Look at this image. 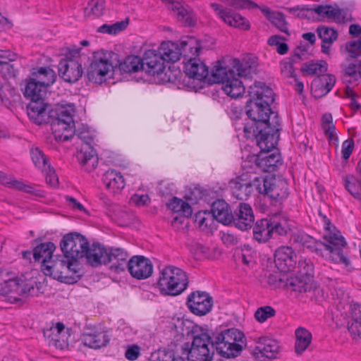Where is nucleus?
Instances as JSON below:
<instances>
[{"instance_id":"4be33fe9","label":"nucleus","mask_w":361,"mask_h":361,"mask_svg":"<svg viewBox=\"0 0 361 361\" xmlns=\"http://www.w3.org/2000/svg\"><path fill=\"white\" fill-rule=\"evenodd\" d=\"M69 259L63 256H57L54 259H51L48 264H45V267L42 268L45 275L52 276L54 279L62 281L64 274H68V269L66 267Z\"/></svg>"},{"instance_id":"2eb2a0df","label":"nucleus","mask_w":361,"mask_h":361,"mask_svg":"<svg viewBox=\"0 0 361 361\" xmlns=\"http://www.w3.org/2000/svg\"><path fill=\"white\" fill-rule=\"evenodd\" d=\"M127 269L130 274L138 280L146 279L153 273V264L151 261L141 255H135L128 262Z\"/></svg>"},{"instance_id":"0e129e2a","label":"nucleus","mask_w":361,"mask_h":361,"mask_svg":"<svg viewBox=\"0 0 361 361\" xmlns=\"http://www.w3.org/2000/svg\"><path fill=\"white\" fill-rule=\"evenodd\" d=\"M268 183H270V177L264 178L262 176H252V185H253V188H255L260 194L267 195L269 187Z\"/></svg>"},{"instance_id":"5fc2aeb1","label":"nucleus","mask_w":361,"mask_h":361,"mask_svg":"<svg viewBox=\"0 0 361 361\" xmlns=\"http://www.w3.org/2000/svg\"><path fill=\"white\" fill-rule=\"evenodd\" d=\"M322 129L330 141L338 142L336 136V128L333 123V118L331 114H326L322 118Z\"/></svg>"},{"instance_id":"423d86ee","label":"nucleus","mask_w":361,"mask_h":361,"mask_svg":"<svg viewBox=\"0 0 361 361\" xmlns=\"http://www.w3.org/2000/svg\"><path fill=\"white\" fill-rule=\"evenodd\" d=\"M243 334L236 329L225 330L214 337L212 344L217 352L225 357L237 356L242 350Z\"/></svg>"},{"instance_id":"a18cd8bd","label":"nucleus","mask_w":361,"mask_h":361,"mask_svg":"<svg viewBox=\"0 0 361 361\" xmlns=\"http://www.w3.org/2000/svg\"><path fill=\"white\" fill-rule=\"evenodd\" d=\"M272 233L278 235H286L291 230L289 219L281 215H274L270 218Z\"/></svg>"},{"instance_id":"473e14b6","label":"nucleus","mask_w":361,"mask_h":361,"mask_svg":"<svg viewBox=\"0 0 361 361\" xmlns=\"http://www.w3.org/2000/svg\"><path fill=\"white\" fill-rule=\"evenodd\" d=\"M267 196L271 199L281 200L288 197V183L281 178L270 177Z\"/></svg>"},{"instance_id":"20e7f679","label":"nucleus","mask_w":361,"mask_h":361,"mask_svg":"<svg viewBox=\"0 0 361 361\" xmlns=\"http://www.w3.org/2000/svg\"><path fill=\"white\" fill-rule=\"evenodd\" d=\"M211 80L221 83L223 91L231 97L236 98L245 92V87L233 70L227 68L224 61L216 62L212 71Z\"/></svg>"},{"instance_id":"f8f14e48","label":"nucleus","mask_w":361,"mask_h":361,"mask_svg":"<svg viewBox=\"0 0 361 361\" xmlns=\"http://www.w3.org/2000/svg\"><path fill=\"white\" fill-rule=\"evenodd\" d=\"M187 305L192 313L203 316L212 310L213 299L207 293L197 290L188 295Z\"/></svg>"},{"instance_id":"aec40b11","label":"nucleus","mask_w":361,"mask_h":361,"mask_svg":"<svg viewBox=\"0 0 361 361\" xmlns=\"http://www.w3.org/2000/svg\"><path fill=\"white\" fill-rule=\"evenodd\" d=\"M255 350L256 356L259 359L266 361L276 357L279 351V345L276 341L267 337H262L259 338Z\"/></svg>"},{"instance_id":"5701e85b","label":"nucleus","mask_w":361,"mask_h":361,"mask_svg":"<svg viewBox=\"0 0 361 361\" xmlns=\"http://www.w3.org/2000/svg\"><path fill=\"white\" fill-rule=\"evenodd\" d=\"M254 221L255 217L250 205L240 203L233 219L235 226L242 231H246L252 226Z\"/></svg>"},{"instance_id":"412c9836","label":"nucleus","mask_w":361,"mask_h":361,"mask_svg":"<svg viewBox=\"0 0 361 361\" xmlns=\"http://www.w3.org/2000/svg\"><path fill=\"white\" fill-rule=\"evenodd\" d=\"M336 83V78L331 74H322L314 78L311 84V92L318 99L328 94Z\"/></svg>"},{"instance_id":"72a5a7b5","label":"nucleus","mask_w":361,"mask_h":361,"mask_svg":"<svg viewBox=\"0 0 361 361\" xmlns=\"http://www.w3.org/2000/svg\"><path fill=\"white\" fill-rule=\"evenodd\" d=\"M30 78L47 88L55 82L56 75L55 71L51 68L39 67L33 69Z\"/></svg>"},{"instance_id":"6e6d98bb","label":"nucleus","mask_w":361,"mask_h":361,"mask_svg":"<svg viewBox=\"0 0 361 361\" xmlns=\"http://www.w3.org/2000/svg\"><path fill=\"white\" fill-rule=\"evenodd\" d=\"M211 7L215 11L216 14L227 25H232V21L234 19L235 15L236 13L232 11L231 10L224 8L222 6L212 3L211 4Z\"/></svg>"},{"instance_id":"49530a36","label":"nucleus","mask_w":361,"mask_h":361,"mask_svg":"<svg viewBox=\"0 0 361 361\" xmlns=\"http://www.w3.org/2000/svg\"><path fill=\"white\" fill-rule=\"evenodd\" d=\"M289 284L294 291L307 292L316 288L312 278L298 275L290 280Z\"/></svg>"},{"instance_id":"a878e982","label":"nucleus","mask_w":361,"mask_h":361,"mask_svg":"<svg viewBox=\"0 0 361 361\" xmlns=\"http://www.w3.org/2000/svg\"><path fill=\"white\" fill-rule=\"evenodd\" d=\"M129 253L121 247L109 248L108 263H111V268L116 271H122L127 268Z\"/></svg>"},{"instance_id":"f704fd0d","label":"nucleus","mask_w":361,"mask_h":361,"mask_svg":"<svg viewBox=\"0 0 361 361\" xmlns=\"http://www.w3.org/2000/svg\"><path fill=\"white\" fill-rule=\"evenodd\" d=\"M157 51L164 62L174 63L182 56L180 45L172 42H162Z\"/></svg>"},{"instance_id":"774afa93","label":"nucleus","mask_w":361,"mask_h":361,"mask_svg":"<svg viewBox=\"0 0 361 361\" xmlns=\"http://www.w3.org/2000/svg\"><path fill=\"white\" fill-rule=\"evenodd\" d=\"M281 73L285 78H295L296 77L293 62L290 60L282 61L280 63Z\"/></svg>"},{"instance_id":"052dcab7","label":"nucleus","mask_w":361,"mask_h":361,"mask_svg":"<svg viewBox=\"0 0 361 361\" xmlns=\"http://www.w3.org/2000/svg\"><path fill=\"white\" fill-rule=\"evenodd\" d=\"M30 155L35 166L40 170H44L49 164L47 157L38 147L32 148Z\"/></svg>"},{"instance_id":"1a4fd4ad","label":"nucleus","mask_w":361,"mask_h":361,"mask_svg":"<svg viewBox=\"0 0 361 361\" xmlns=\"http://www.w3.org/2000/svg\"><path fill=\"white\" fill-rule=\"evenodd\" d=\"M73 114L74 109L72 106H69L68 109L63 108L57 118L52 121L51 130L56 141H66L75 135Z\"/></svg>"},{"instance_id":"69168bd1","label":"nucleus","mask_w":361,"mask_h":361,"mask_svg":"<svg viewBox=\"0 0 361 361\" xmlns=\"http://www.w3.org/2000/svg\"><path fill=\"white\" fill-rule=\"evenodd\" d=\"M276 314L275 310L271 306H264L258 308L255 313V319L260 323L264 322L269 318L273 317Z\"/></svg>"},{"instance_id":"e433bc0d","label":"nucleus","mask_w":361,"mask_h":361,"mask_svg":"<svg viewBox=\"0 0 361 361\" xmlns=\"http://www.w3.org/2000/svg\"><path fill=\"white\" fill-rule=\"evenodd\" d=\"M182 56L185 59L195 58L198 56L202 49L200 41L193 37H186L181 39L180 42Z\"/></svg>"},{"instance_id":"6ab92c4d","label":"nucleus","mask_w":361,"mask_h":361,"mask_svg":"<svg viewBox=\"0 0 361 361\" xmlns=\"http://www.w3.org/2000/svg\"><path fill=\"white\" fill-rule=\"evenodd\" d=\"M33 289V287L16 279H10L7 274L0 270V295L16 293L18 295L27 293Z\"/></svg>"},{"instance_id":"dca6fc26","label":"nucleus","mask_w":361,"mask_h":361,"mask_svg":"<svg viewBox=\"0 0 361 361\" xmlns=\"http://www.w3.org/2000/svg\"><path fill=\"white\" fill-rule=\"evenodd\" d=\"M274 262L281 272L294 271L296 268L297 255L291 247L281 246L275 251Z\"/></svg>"},{"instance_id":"f257e3e1","label":"nucleus","mask_w":361,"mask_h":361,"mask_svg":"<svg viewBox=\"0 0 361 361\" xmlns=\"http://www.w3.org/2000/svg\"><path fill=\"white\" fill-rule=\"evenodd\" d=\"M248 95L247 115L255 124H265L256 135L257 145L261 151L269 152L276 147L280 130L278 115L270 108L274 101V92L264 82H257L249 87Z\"/></svg>"},{"instance_id":"bf43d9fd","label":"nucleus","mask_w":361,"mask_h":361,"mask_svg":"<svg viewBox=\"0 0 361 361\" xmlns=\"http://www.w3.org/2000/svg\"><path fill=\"white\" fill-rule=\"evenodd\" d=\"M300 276L313 277L314 266L310 259H301L298 262V266L293 271Z\"/></svg>"},{"instance_id":"e2e57ef3","label":"nucleus","mask_w":361,"mask_h":361,"mask_svg":"<svg viewBox=\"0 0 361 361\" xmlns=\"http://www.w3.org/2000/svg\"><path fill=\"white\" fill-rule=\"evenodd\" d=\"M319 37L322 40V42L331 44L338 37L337 32L333 28L327 27L325 26L319 27L317 29Z\"/></svg>"},{"instance_id":"603ef678","label":"nucleus","mask_w":361,"mask_h":361,"mask_svg":"<svg viewBox=\"0 0 361 361\" xmlns=\"http://www.w3.org/2000/svg\"><path fill=\"white\" fill-rule=\"evenodd\" d=\"M104 10V0H90L85 8V16L88 18L101 16Z\"/></svg>"},{"instance_id":"3c124183","label":"nucleus","mask_w":361,"mask_h":361,"mask_svg":"<svg viewBox=\"0 0 361 361\" xmlns=\"http://www.w3.org/2000/svg\"><path fill=\"white\" fill-rule=\"evenodd\" d=\"M169 207L174 212L180 213L185 217L191 216L192 211L190 204L181 199L173 197L168 204Z\"/></svg>"},{"instance_id":"ddd939ff","label":"nucleus","mask_w":361,"mask_h":361,"mask_svg":"<svg viewBox=\"0 0 361 361\" xmlns=\"http://www.w3.org/2000/svg\"><path fill=\"white\" fill-rule=\"evenodd\" d=\"M227 66L233 70L235 74L241 77H250L256 73L257 68V61L255 56H246L240 61L238 59L226 58L221 60Z\"/></svg>"},{"instance_id":"338daca9","label":"nucleus","mask_w":361,"mask_h":361,"mask_svg":"<svg viewBox=\"0 0 361 361\" xmlns=\"http://www.w3.org/2000/svg\"><path fill=\"white\" fill-rule=\"evenodd\" d=\"M290 13H293L297 17L301 18L311 19L314 18V15L316 14L314 12V8H300L293 7L288 8Z\"/></svg>"},{"instance_id":"0eeeda50","label":"nucleus","mask_w":361,"mask_h":361,"mask_svg":"<svg viewBox=\"0 0 361 361\" xmlns=\"http://www.w3.org/2000/svg\"><path fill=\"white\" fill-rule=\"evenodd\" d=\"M282 160L279 153L269 154V152L262 151L258 155L249 156L242 162V169L246 173H257L258 172L273 171Z\"/></svg>"},{"instance_id":"cd10ccee","label":"nucleus","mask_w":361,"mask_h":361,"mask_svg":"<svg viewBox=\"0 0 361 361\" xmlns=\"http://www.w3.org/2000/svg\"><path fill=\"white\" fill-rule=\"evenodd\" d=\"M81 342L92 348H100L107 345L110 338L104 331H87L82 334Z\"/></svg>"},{"instance_id":"ea45409f","label":"nucleus","mask_w":361,"mask_h":361,"mask_svg":"<svg viewBox=\"0 0 361 361\" xmlns=\"http://www.w3.org/2000/svg\"><path fill=\"white\" fill-rule=\"evenodd\" d=\"M162 1L166 3L167 8L177 16L179 20L183 21L188 25H193L194 20L192 16L182 2L175 0Z\"/></svg>"},{"instance_id":"13d9d810","label":"nucleus","mask_w":361,"mask_h":361,"mask_svg":"<svg viewBox=\"0 0 361 361\" xmlns=\"http://www.w3.org/2000/svg\"><path fill=\"white\" fill-rule=\"evenodd\" d=\"M345 187L355 198H361V182L353 176H348L345 180Z\"/></svg>"},{"instance_id":"c9c22d12","label":"nucleus","mask_w":361,"mask_h":361,"mask_svg":"<svg viewBox=\"0 0 361 361\" xmlns=\"http://www.w3.org/2000/svg\"><path fill=\"white\" fill-rule=\"evenodd\" d=\"M55 249L56 246L51 242L42 243L34 249L33 257L36 262L42 264V269L45 267V264L51 262Z\"/></svg>"},{"instance_id":"9d476101","label":"nucleus","mask_w":361,"mask_h":361,"mask_svg":"<svg viewBox=\"0 0 361 361\" xmlns=\"http://www.w3.org/2000/svg\"><path fill=\"white\" fill-rule=\"evenodd\" d=\"M142 59V71L154 80L161 82H170L171 78L166 72L164 61L157 50H147Z\"/></svg>"},{"instance_id":"6e6552de","label":"nucleus","mask_w":361,"mask_h":361,"mask_svg":"<svg viewBox=\"0 0 361 361\" xmlns=\"http://www.w3.org/2000/svg\"><path fill=\"white\" fill-rule=\"evenodd\" d=\"M213 348L208 333L201 332L194 336L190 347L186 345L183 350L187 355L188 361H211L214 354Z\"/></svg>"},{"instance_id":"393cba45","label":"nucleus","mask_w":361,"mask_h":361,"mask_svg":"<svg viewBox=\"0 0 361 361\" xmlns=\"http://www.w3.org/2000/svg\"><path fill=\"white\" fill-rule=\"evenodd\" d=\"M314 12L322 19H326L336 23H343L350 20V17L338 6H317L314 8Z\"/></svg>"},{"instance_id":"9b49d317","label":"nucleus","mask_w":361,"mask_h":361,"mask_svg":"<svg viewBox=\"0 0 361 361\" xmlns=\"http://www.w3.org/2000/svg\"><path fill=\"white\" fill-rule=\"evenodd\" d=\"M88 245L87 239L79 233L67 234L60 243L62 252L67 259H71L85 257Z\"/></svg>"},{"instance_id":"09e8293b","label":"nucleus","mask_w":361,"mask_h":361,"mask_svg":"<svg viewBox=\"0 0 361 361\" xmlns=\"http://www.w3.org/2000/svg\"><path fill=\"white\" fill-rule=\"evenodd\" d=\"M119 68L124 73L142 71V59L136 56H128L119 64Z\"/></svg>"},{"instance_id":"a211bd4d","label":"nucleus","mask_w":361,"mask_h":361,"mask_svg":"<svg viewBox=\"0 0 361 361\" xmlns=\"http://www.w3.org/2000/svg\"><path fill=\"white\" fill-rule=\"evenodd\" d=\"M239 176L229 182V186L233 195L239 200H246L250 196L253 191L252 185V174L246 173L245 171Z\"/></svg>"},{"instance_id":"4468645a","label":"nucleus","mask_w":361,"mask_h":361,"mask_svg":"<svg viewBox=\"0 0 361 361\" xmlns=\"http://www.w3.org/2000/svg\"><path fill=\"white\" fill-rule=\"evenodd\" d=\"M44 336L49 345L64 349L68 345L71 332L69 329H66L63 324L59 322L56 326L44 330Z\"/></svg>"},{"instance_id":"f03ea898","label":"nucleus","mask_w":361,"mask_h":361,"mask_svg":"<svg viewBox=\"0 0 361 361\" xmlns=\"http://www.w3.org/2000/svg\"><path fill=\"white\" fill-rule=\"evenodd\" d=\"M321 216L324 228L323 237L324 243L318 241L305 233H295L292 240L294 243L326 259L342 264L345 268L350 269V261L343 252V248L346 245L344 238L326 216L321 215Z\"/></svg>"},{"instance_id":"2f4dec72","label":"nucleus","mask_w":361,"mask_h":361,"mask_svg":"<svg viewBox=\"0 0 361 361\" xmlns=\"http://www.w3.org/2000/svg\"><path fill=\"white\" fill-rule=\"evenodd\" d=\"M212 214L216 221L228 225L233 221V216L230 210L228 204L224 200H216L212 204Z\"/></svg>"},{"instance_id":"c03bdc74","label":"nucleus","mask_w":361,"mask_h":361,"mask_svg":"<svg viewBox=\"0 0 361 361\" xmlns=\"http://www.w3.org/2000/svg\"><path fill=\"white\" fill-rule=\"evenodd\" d=\"M46 92L47 88L30 78L25 86L24 95L31 101H38L42 100Z\"/></svg>"},{"instance_id":"58836bf2","label":"nucleus","mask_w":361,"mask_h":361,"mask_svg":"<svg viewBox=\"0 0 361 361\" xmlns=\"http://www.w3.org/2000/svg\"><path fill=\"white\" fill-rule=\"evenodd\" d=\"M348 331L354 338H361V305L355 304L350 307Z\"/></svg>"},{"instance_id":"4d7b16f0","label":"nucleus","mask_w":361,"mask_h":361,"mask_svg":"<svg viewBox=\"0 0 361 361\" xmlns=\"http://www.w3.org/2000/svg\"><path fill=\"white\" fill-rule=\"evenodd\" d=\"M77 259H69L66 267L68 269V274H64L63 276L62 282L66 283H73L77 282L80 279V275L78 270Z\"/></svg>"},{"instance_id":"79ce46f5","label":"nucleus","mask_w":361,"mask_h":361,"mask_svg":"<svg viewBox=\"0 0 361 361\" xmlns=\"http://www.w3.org/2000/svg\"><path fill=\"white\" fill-rule=\"evenodd\" d=\"M295 350L298 355L304 353L312 341L311 333L303 327H299L295 330Z\"/></svg>"},{"instance_id":"f3484780","label":"nucleus","mask_w":361,"mask_h":361,"mask_svg":"<svg viewBox=\"0 0 361 361\" xmlns=\"http://www.w3.org/2000/svg\"><path fill=\"white\" fill-rule=\"evenodd\" d=\"M83 71L78 56L73 59L66 58L60 61L59 64V73L61 78L68 82H75L81 78Z\"/></svg>"},{"instance_id":"7c9ffc66","label":"nucleus","mask_w":361,"mask_h":361,"mask_svg":"<svg viewBox=\"0 0 361 361\" xmlns=\"http://www.w3.org/2000/svg\"><path fill=\"white\" fill-rule=\"evenodd\" d=\"M109 249L99 244H93L87 247L85 257L90 264L96 267L102 264L108 263Z\"/></svg>"},{"instance_id":"de8ad7c7","label":"nucleus","mask_w":361,"mask_h":361,"mask_svg":"<svg viewBox=\"0 0 361 361\" xmlns=\"http://www.w3.org/2000/svg\"><path fill=\"white\" fill-rule=\"evenodd\" d=\"M0 182L4 185L22 190L34 196L39 195V192L36 190L32 186L25 185L17 180H15L12 177L7 176L1 171H0Z\"/></svg>"},{"instance_id":"a19ab883","label":"nucleus","mask_w":361,"mask_h":361,"mask_svg":"<svg viewBox=\"0 0 361 361\" xmlns=\"http://www.w3.org/2000/svg\"><path fill=\"white\" fill-rule=\"evenodd\" d=\"M258 8L272 25L276 27L280 31L288 34V23L283 13L272 11L267 6L259 7L258 6Z\"/></svg>"},{"instance_id":"8fccbe9b","label":"nucleus","mask_w":361,"mask_h":361,"mask_svg":"<svg viewBox=\"0 0 361 361\" xmlns=\"http://www.w3.org/2000/svg\"><path fill=\"white\" fill-rule=\"evenodd\" d=\"M328 65L324 61H309L302 64L301 71L307 75H320L326 72Z\"/></svg>"},{"instance_id":"c756f323","label":"nucleus","mask_w":361,"mask_h":361,"mask_svg":"<svg viewBox=\"0 0 361 361\" xmlns=\"http://www.w3.org/2000/svg\"><path fill=\"white\" fill-rule=\"evenodd\" d=\"M185 72L190 78L202 80L209 74L208 68L199 59L190 58L185 63Z\"/></svg>"},{"instance_id":"680f3d73","label":"nucleus","mask_w":361,"mask_h":361,"mask_svg":"<svg viewBox=\"0 0 361 361\" xmlns=\"http://www.w3.org/2000/svg\"><path fill=\"white\" fill-rule=\"evenodd\" d=\"M76 136L82 140L83 144H91L95 137V132L87 125L82 124L75 129Z\"/></svg>"},{"instance_id":"864d4df0","label":"nucleus","mask_w":361,"mask_h":361,"mask_svg":"<svg viewBox=\"0 0 361 361\" xmlns=\"http://www.w3.org/2000/svg\"><path fill=\"white\" fill-rule=\"evenodd\" d=\"M343 78L345 80H357L361 78L360 64L357 66L353 63H348L343 65Z\"/></svg>"},{"instance_id":"c85d7f7f","label":"nucleus","mask_w":361,"mask_h":361,"mask_svg":"<svg viewBox=\"0 0 361 361\" xmlns=\"http://www.w3.org/2000/svg\"><path fill=\"white\" fill-rule=\"evenodd\" d=\"M47 106L43 100L30 101L27 106L29 118L37 125L46 123L49 118Z\"/></svg>"},{"instance_id":"39448f33","label":"nucleus","mask_w":361,"mask_h":361,"mask_svg":"<svg viewBox=\"0 0 361 361\" xmlns=\"http://www.w3.org/2000/svg\"><path fill=\"white\" fill-rule=\"evenodd\" d=\"M114 71V66L111 61L110 53L99 50L93 53L91 62L87 70V78L89 81L96 84L105 82Z\"/></svg>"},{"instance_id":"b1692460","label":"nucleus","mask_w":361,"mask_h":361,"mask_svg":"<svg viewBox=\"0 0 361 361\" xmlns=\"http://www.w3.org/2000/svg\"><path fill=\"white\" fill-rule=\"evenodd\" d=\"M102 182L111 193L118 194L126 186L125 179L121 172L109 169L102 176Z\"/></svg>"},{"instance_id":"bb28decb","label":"nucleus","mask_w":361,"mask_h":361,"mask_svg":"<svg viewBox=\"0 0 361 361\" xmlns=\"http://www.w3.org/2000/svg\"><path fill=\"white\" fill-rule=\"evenodd\" d=\"M77 158L87 171H92L97 166L98 158L91 145L82 144L78 152Z\"/></svg>"},{"instance_id":"37998d69","label":"nucleus","mask_w":361,"mask_h":361,"mask_svg":"<svg viewBox=\"0 0 361 361\" xmlns=\"http://www.w3.org/2000/svg\"><path fill=\"white\" fill-rule=\"evenodd\" d=\"M195 223L202 231L211 232L215 228L216 221L211 212L200 211L195 214Z\"/></svg>"},{"instance_id":"7ed1b4c3","label":"nucleus","mask_w":361,"mask_h":361,"mask_svg":"<svg viewBox=\"0 0 361 361\" xmlns=\"http://www.w3.org/2000/svg\"><path fill=\"white\" fill-rule=\"evenodd\" d=\"M188 277L181 269L169 266L159 271L157 286L162 294L178 295L188 286Z\"/></svg>"},{"instance_id":"4c0bfd02","label":"nucleus","mask_w":361,"mask_h":361,"mask_svg":"<svg viewBox=\"0 0 361 361\" xmlns=\"http://www.w3.org/2000/svg\"><path fill=\"white\" fill-rule=\"evenodd\" d=\"M273 235L270 219H262L257 221L253 227V237L259 243H265Z\"/></svg>"}]
</instances>
